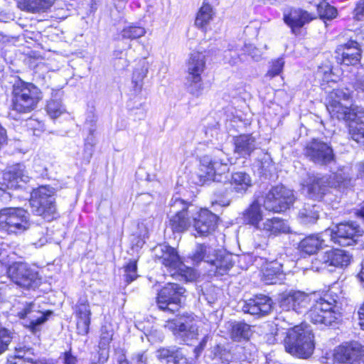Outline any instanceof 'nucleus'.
<instances>
[{
	"mask_svg": "<svg viewBox=\"0 0 364 364\" xmlns=\"http://www.w3.org/2000/svg\"><path fill=\"white\" fill-rule=\"evenodd\" d=\"M287 330L279 323L275 324L270 333L266 335V340L269 344H275L279 341H282L286 336Z\"/></svg>",
	"mask_w": 364,
	"mask_h": 364,
	"instance_id": "47",
	"label": "nucleus"
},
{
	"mask_svg": "<svg viewBox=\"0 0 364 364\" xmlns=\"http://www.w3.org/2000/svg\"><path fill=\"white\" fill-rule=\"evenodd\" d=\"M326 178H328V190L329 188H341L347 183V176L342 173H334Z\"/></svg>",
	"mask_w": 364,
	"mask_h": 364,
	"instance_id": "50",
	"label": "nucleus"
},
{
	"mask_svg": "<svg viewBox=\"0 0 364 364\" xmlns=\"http://www.w3.org/2000/svg\"><path fill=\"white\" fill-rule=\"evenodd\" d=\"M41 99V90L33 84L18 80L13 85L11 107L17 112H31Z\"/></svg>",
	"mask_w": 364,
	"mask_h": 364,
	"instance_id": "2",
	"label": "nucleus"
},
{
	"mask_svg": "<svg viewBox=\"0 0 364 364\" xmlns=\"http://www.w3.org/2000/svg\"><path fill=\"white\" fill-rule=\"evenodd\" d=\"M354 18L358 21L364 19V0H360L356 4L353 11Z\"/></svg>",
	"mask_w": 364,
	"mask_h": 364,
	"instance_id": "55",
	"label": "nucleus"
},
{
	"mask_svg": "<svg viewBox=\"0 0 364 364\" xmlns=\"http://www.w3.org/2000/svg\"><path fill=\"white\" fill-rule=\"evenodd\" d=\"M169 329L172 330L174 334L182 333L183 336L191 337L193 338L197 335L198 329L196 326L181 323L178 321H168L166 326Z\"/></svg>",
	"mask_w": 364,
	"mask_h": 364,
	"instance_id": "43",
	"label": "nucleus"
},
{
	"mask_svg": "<svg viewBox=\"0 0 364 364\" xmlns=\"http://www.w3.org/2000/svg\"><path fill=\"white\" fill-rule=\"evenodd\" d=\"M30 205L37 215L43 216L48 220H52L56 214L55 188L42 186L33 189L31 193Z\"/></svg>",
	"mask_w": 364,
	"mask_h": 364,
	"instance_id": "5",
	"label": "nucleus"
},
{
	"mask_svg": "<svg viewBox=\"0 0 364 364\" xmlns=\"http://www.w3.org/2000/svg\"><path fill=\"white\" fill-rule=\"evenodd\" d=\"M327 183L326 176L308 174L301 183L302 190L309 198L321 200L328 191Z\"/></svg>",
	"mask_w": 364,
	"mask_h": 364,
	"instance_id": "19",
	"label": "nucleus"
},
{
	"mask_svg": "<svg viewBox=\"0 0 364 364\" xmlns=\"http://www.w3.org/2000/svg\"><path fill=\"white\" fill-rule=\"evenodd\" d=\"M319 207L313 203H305L299 210L298 218L304 224L314 223L318 218Z\"/></svg>",
	"mask_w": 364,
	"mask_h": 364,
	"instance_id": "39",
	"label": "nucleus"
},
{
	"mask_svg": "<svg viewBox=\"0 0 364 364\" xmlns=\"http://www.w3.org/2000/svg\"><path fill=\"white\" fill-rule=\"evenodd\" d=\"M215 16L213 7L208 4H203L198 10L195 25L198 28L206 31L207 26L210 23Z\"/></svg>",
	"mask_w": 364,
	"mask_h": 364,
	"instance_id": "38",
	"label": "nucleus"
},
{
	"mask_svg": "<svg viewBox=\"0 0 364 364\" xmlns=\"http://www.w3.org/2000/svg\"><path fill=\"white\" fill-rule=\"evenodd\" d=\"M153 255L156 262L176 270L185 281H192L196 278L193 269L183 264L176 250L171 246L159 245L153 249Z\"/></svg>",
	"mask_w": 364,
	"mask_h": 364,
	"instance_id": "6",
	"label": "nucleus"
},
{
	"mask_svg": "<svg viewBox=\"0 0 364 364\" xmlns=\"http://www.w3.org/2000/svg\"><path fill=\"white\" fill-rule=\"evenodd\" d=\"M350 94L343 90H334L329 95L326 108L331 116L338 119L350 121L355 115L356 110L351 109Z\"/></svg>",
	"mask_w": 364,
	"mask_h": 364,
	"instance_id": "9",
	"label": "nucleus"
},
{
	"mask_svg": "<svg viewBox=\"0 0 364 364\" xmlns=\"http://www.w3.org/2000/svg\"><path fill=\"white\" fill-rule=\"evenodd\" d=\"M94 151V146H89L88 144H85L84 147V158L87 161H90Z\"/></svg>",
	"mask_w": 364,
	"mask_h": 364,
	"instance_id": "58",
	"label": "nucleus"
},
{
	"mask_svg": "<svg viewBox=\"0 0 364 364\" xmlns=\"http://www.w3.org/2000/svg\"><path fill=\"white\" fill-rule=\"evenodd\" d=\"M54 1L55 0H19L18 6L31 13H40L48 11Z\"/></svg>",
	"mask_w": 364,
	"mask_h": 364,
	"instance_id": "34",
	"label": "nucleus"
},
{
	"mask_svg": "<svg viewBox=\"0 0 364 364\" xmlns=\"http://www.w3.org/2000/svg\"><path fill=\"white\" fill-rule=\"evenodd\" d=\"M260 230H263L269 235H277L289 232V227L284 220L279 218H273L263 222Z\"/></svg>",
	"mask_w": 364,
	"mask_h": 364,
	"instance_id": "36",
	"label": "nucleus"
},
{
	"mask_svg": "<svg viewBox=\"0 0 364 364\" xmlns=\"http://www.w3.org/2000/svg\"><path fill=\"white\" fill-rule=\"evenodd\" d=\"M185 289L177 284L168 283L161 289L157 296L159 309L174 312L181 302Z\"/></svg>",
	"mask_w": 364,
	"mask_h": 364,
	"instance_id": "15",
	"label": "nucleus"
},
{
	"mask_svg": "<svg viewBox=\"0 0 364 364\" xmlns=\"http://www.w3.org/2000/svg\"><path fill=\"white\" fill-rule=\"evenodd\" d=\"M136 359L138 364H146V357L144 355V353L138 355Z\"/></svg>",
	"mask_w": 364,
	"mask_h": 364,
	"instance_id": "63",
	"label": "nucleus"
},
{
	"mask_svg": "<svg viewBox=\"0 0 364 364\" xmlns=\"http://www.w3.org/2000/svg\"><path fill=\"white\" fill-rule=\"evenodd\" d=\"M355 87L358 91L364 92V77L362 79L357 80L355 83Z\"/></svg>",
	"mask_w": 364,
	"mask_h": 364,
	"instance_id": "61",
	"label": "nucleus"
},
{
	"mask_svg": "<svg viewBox=\"0 0 364 364\" xmlns=\"http://www.w3.org/2000/svg\"><path fill=\"white\" fill-rule=\"evenodd\" d=\"M263 206L269 211L281 212L287 210L294 202L293 192L284 186L272 188L264 197H261Z\"/></svg>",
	"mask_w": 364,
	"mask_h": 364,
	"instance_id": "11",
	"label": "nucleus"
},
{
	"mask_svg": "<svg viewBox=\"0 0 364 364\" xmlns=\"http://www.w3.org/2000/svg\"><path fill=\"white\" fill-rule=\"evenodd\" d=\"M9 277L17 285L26 288H35L38 284V274L25 262H16L7 268Z\"/></svg>",
	"mask_w": 364,
	"mask_h": 364,
	"instance_id": "12",
	"label": "nucleus"
},
{
	"mask_svg": "<svg viewBox=\"0 0 364 364\" xmlns=\"http://www.w3.org/2000/svg\"><path fill=\"white\" fill-rule=\"evenodd\" d=\"M235 153L240 157L247 158L256 149V140L251 134H242L234 139Z\"/></svg>",
	"mask_w": 364,
	"mask_h": 364,
	"instance_id": "28",
	"label": "nucleus"
},
{
	"mask_svg": "<svg viewBox=\"0 0 364 364\" xmlns=\"http://www.w3.org/2000/svg\"><path fill=\"white\" fill-rule=\"evenodd\" d=\"M13 333L0 324V355L7 349L13 338Z\"/></svg>",
	"mask_w": 364,
	"mask_h": 364,
	"instance_id": "51",
	"label": "nucleus"
},
{
	"mask_svg": "<svg viewBox=\"0 0 364 364\" xmlns=\"http://www.w3.org/2000/svg\"><path fill=\"white\" fill-rule=\"evenodd\" d=\"M355 214L364 222V207H362L360 209L357 210Z\"/></svg>",
	"mask_w": 364,
	"mask_h": 364,
	"instance_id": "64",
	"label": "nucleus"
},
{
	"mask_svg": "<svg viewBox=\"0 0 364 364\" xmlns=\"http://www.w3.org/2000/svg\"><path fill=\"white\" fill-rule=\"evenodd\" d=\"M232 257L231 254L224 250H217L210 264L215 267L217 272L223 274L232 267Z\"/></svg>",
	"mask_w": 364,
	"mask_h": 364,
	"instance_id": "35",
	"label": "nucleus"
},
{
	"mask_svg": "<svg viewBox=\"0 0 364 364\" xmlns=\"http://www.w3.org/2000/svg\"><path fill=\"white\" fill-rule=\"evenodd\" d=\"M252 334L250 325L244 322H233L231 323L230 337L235 341L248 340Z\"/></svg>",
	"mask_w": 364,
	"mask_h": 364,
	"instance_id": "41",
	"label": "nucleus"
},
{
	"mask_svg": "<svg viewBox=\"0 0 364 364\" xmlns=\"http://www.w3.org/2000/svg\"><path fill=\"white\" fill-rule=\"evenodd\" d=\"M239 55L237 53L232 54L230 50H226L224 54V60L226 63H229L231 65H236L239 61Z\"/></svg>",
	"mask_w": 364,
	"mask_h": 364,
	"instance_id": "56",
	"label": "nucleus"
},
{
	"mask_svg": "<svg viewBox=\"0 0 364 364\" xmlns=\"http://www.w3.org/2000/svg\"><path fill=\"white\" fill-rule=\"evenodd\" d=\"M3 179L6 188L17 189L27 183L31 177L26 171L23 165L17 164L3 173Z\"/></svg>",
	"mask_w": 364,
	"mask_h": 364,
	"instance_id": "23",
	"label": "nucleus"
},
{
	"mask_svg": "<svg viewBox=\"0 0 364 364\" xmlns=\"http://www.w3.org/2000/svg\"><path fill=\"white\" fill-rule=\"evenodd\" d=\"M146 33V30L141 26H129L124 28L118 35V38L124 39H135L143 36Z\"/></svg>",
	"mask_w": 364,
	"mask_h": 364,
	"instance_id": "46",
	"label": "nucleus"
},
{
	"mask_svg": "<svg viewBox=\"0 0 364 364\" xmlns=\"http://www.w3.org/2000/svg\"><path fill=\"white\" fill-rule=\"evenodd\" d=\"M94 132H89V136L86 138L85 144H88L89 146H94L95 144V139L93 136Z\"/></svg>",
	"mask_w": 364,
	"mask_h": 364,
	"instance_id": "60",
	"label": "nucleus"
},
{
	"mask_svg": "<svg viewBox=\"0 0 364 364\" xmlns=\"http://www.w3.org/2000/svg\"><path fill=\"white\" fill-rule=\"evenodd\" d=\"M304 155L319 166H327L336 160L332 147L318 139H313L306 145Z\"/></svg>",
	"mask_w": 364,
	"mask_h": 364,
	"instance_id": "14",
	"label": "nucleus"
},
{
	"mask_svg": "<svg viewBox=\"0 0 364 364\" xmlns=\"http://www.w3.org/2000/svg\"><path fill=\"white\" fill-rule=\"evenodd\" d=\"M362 346L358 342L346 343L333 350V360L339 363L353 364L361 354Z\"/></svg>",
	"mask_w": 364,
	"mask_h": 364,
	"instance_id": "21",
	"label": "nucleus"
},
{
	"mask_svg": "<svg viewBox=\"0 0 364 364\" xmlns=\"http://www.w3.org/2000/svg\"><path fill=\"white\" fill-rule=\"evenodd\" d=\"M30 214L22 208H4L0 210V231L18 235L29 229Z\"/></svg>",
	"mask_w": 364,
	"mask_h": 364,
	"instance_id": "4",
	"label": "nucleus"
},
{
	"mask_svg": "<svg viewBox=\"0 0 364 364\" xmlns=\"http://www.w3.org/2000/svg\"><path fill=\"white\" fill-rule=\"evenodd\" d=\"M313 18L310 14L301 9L291 10L288 14L284 16V22L291 28L294 33Z\"/></svg>",
	"mask_w": 364,
	"mask_h": 364,
	"instance_id": "25",
	"label": "nucleus"
},
{
	"mask_svg": "<svg viewBox=\"0 0 364 364\" xmlns=\"http://www.w3.org/2000/svg\"><path fill=\"white\" fill-rule=\"evenodd\" d=\"M283 342L285 350L297 358H307L314 350V335L299 326L287 328Z\"/></svg>",
	"mask_w": 364,
	"mask_h": 364,
	"instance_id": "1",
	"label": "nucleus"
},
{
	"mask_svg": "<svg viewBox=\"0 0 364 364\" xmlns=\"http://www.w3.org/2000/svg\"><path fill=\"white\" fill-rule=\"evenodd\" d=\"M77 330L80 335H86L89 331L91 311L86 300L80 301L76 305Z\"/></svg>",
	"mask_w": 364,
	"mask_h": 364,
	"instance_id": "24",
	"label": "nucleus"
},
{
	"mask_svg": "<svg viewBox=\"0 0 364 364\" xmlns=\"http://www.w3.org/2000/svg\"><path fill=\"white\" fill-rule=\"evenodd\" d=\"M316 298L314 294H308L300 291H290L281 301V306L283 309L301 314L305 312L310 304Z\"/></svg>",
	"mask_w": 364,
	"mask_h": 364,
	"instance_id": "18",
	"label": "nucleus"
},
{
	"mask_svg": "<svg viewBox=\"0 0 364 364\" xmlns=\"http://www.w3.org/2000/svg\"><path fill=\"white\" fill-rule=\"evenodd\" d=\"M349 122L351 138L357 143L364 144V109L357 108L355 115Z\"/></svg>",
	"mask_w": 364,
	"mask_h": 364,
	"instance_id": "27",
	"label": "nucleus"
},
{
	"mask_svg": "<svg viewBox=\"0 0 364 364\" xmlns=\"http://www.w3.org/2000/svg\"><path fill=\"white\" fill-rule=\"evenodd\" d=\"M350 262V256L344 250L335 249L328 251L313 262L316 270L328 267H343Z\"/></svg>",
	"mask_w": 364,
	"mask_h": 364,
	"instance_id": "17",
	"label": "nucleus"
},
{
	"mask_svg": "<svg viewBox=\"0 0 364 364\" xmlns=\"http://www.w3.org/2000/svg\"><path fill=\"white\" fill-rule=\"evenodd\" d=\"M170 213L173 215L169 219V226L173 232H183L188 229L193 221L194 206L180 198L173 196L169 203Z\"/></svg>",
	"mask_w": 364,
	"mask_h": 364,
	"instance_id": "7",
	"label": "nucleus"
},
{
	"mask_svg": "<svg viewBox=\"0 0 364 364\" xmlns=\"http://www.w3.org/2000/svg\"><path fill=\"white\" fill-rule=\"evenodd\" d=\"M186 87L188 92L195 97H198L202 94L203 85L201 76H186Z\"/></svg>",
	"mask_w": 364,
	"mask_h": 364,
	"instance_id": "44",
	"label": "nucleus"
},
{
	"mask_svg": "<svg viewBox=\"0 0 364 364\" xmlns=\"http://www.w3.org/2000/svg\"><path fill=\"white\" fill-rule=\"evenodd\" d=\"M77 359L73 356L70 353L65 354V364H76Z\"/></svg>",
	"mask_w": 364,
	"mask_h": 364,
	"instance_id": "59",
	"label": "nucleus"
},
{
	"mask_svg": "<svg viewBox=\"0 0 364 364\" xmlns=\"http://www.w3.org/2000/svg\"><path fill=\"white\" fill-rule=\"evenodd\" d=\"M217 250L210 245L205 244L197 245L195 251L191 257L193 262L198 263L205 261L208 263L213 262V256Z\"/></svg>",
	"mask_w": 364,
	"mask_h": 364,
	"instance_id": "40",
	"label": "nucleus"
},
{
	"mask_svg": "<svg viewBox=\"0 0 364 364\" xmlns=\"http://www.w3.org/2000/svg\"><path fill=\"white\" fill-rule=\"evenodd\" d=\"M284 278L282 266L276 261L267 264L263 270L262 280L266 284L280 282Z\"/></svg>",
	"mask_w": 364,
	"mask_h": 364,
	"instance_id": "32",
	"label": "nucleus"
},
{
	"mask_svg": "<svg viewBox=\"0 0 364 364\" xmlns=\"http://www.w3.org/2000/svg\"><path fill=\"white\" fill-rule=\"evenodd\" d=\"M272 308V299L265 295H257L244 302L242 311L254 316H264L267 314Z\"/></svg>",
	"mask_w": 364,
	"mask_h": 364,
	"instance_id": "22",
	"label": "nucleus"
},
{
	"mask_svg": "<svg viewBox=\"0 0 364 364\" xmlns=\"http://www.w3.org/2000/svg\"><path fill=\"white\" fill-rule=\"evenodd\" d=\"M114 335V330L111 326L108 329L107 326H103L101 329L100 341L99 348L101 350L100 353V360H107L108 358V347Z\"/></svg>",
	"mask_w": 364,
	"mask_h": 364,
	"instance_id": "42",
	"label": "nucleus"
},
{
	"mask_svg": "<svg viewBox=\"0 0 364 364\" xmlns=\"http://www.w3.org/2000/svg\"><path fill=\"white\" fill-rule=\"evenodd\" d=\"M284 65L283 58H277L272 61L270 68L266 76L272 78L280 74Z\"/></svg>",
	"mask_w": 364,
	"mask_h": 364,
	"instance_id": "53",
	"label": "nucleus"
},
{
	"mask_svg": "<svg viewBox=\"0 0 364 364\" xmlns=\"http://www.w3.org/2000/svg\"><path fill=\"white\" fill-rule=\"evenodd\" d=\"M218 217L207 209H201L193 213V227L200 236H205L215 230Z\"/></svg>",
	"mask_w": 364,
	"mask_h": 364,
	"instance_id": "20",
	"label": "nucleus"
},
{
	"mask_svg": "<svg viewBox=\"0 0 364 364\" xmlns=\"http://www.w3.org/2000/svg\"><path fill=\"white\" fill-rule=\"evenodd\" d=\"M358 277L360 278L364 287V261L361 264V269L360 273L358 274Z\"/></svg>",
	"mask_w": 364,
	"mask_h": 364,
	"instance_id": "62",
	"label": "nucleus"
},
{
	"mask_svg": "<svg viewBox=\"0 0 364 364\" xmlns=\"http://www.w3.org/2000/svg\"><path fill=\"white\" fill-rule=\"evenodd\" d=\"M230 161L222 151H217L212 155L203 156L200 161L198 176L200 181H222L223 175L230 170Z\"/></svg>",
	"mask_w": 364,
	"mask_h": 364,
	"instance_id": "3",
	"label": "nucleus"
},
{
	"mask_svg": "<svg viewBox=\"0 0 364 364\" xmlns=\"http://www.w3.org/2000/svg\"><path fill=\"white\" fill-rule=\"evenodd\" d=\"M156 354L159 360L166 364H191L176 347L161 348Z\"/></svg>",
	"mask_w": 364,
	"mask_h": 364,
	"instance_id": "30",
	"label": "nucleus"
},
{
	"mask_svg": "<svg viewBox=\"0 0 364 364\" xmlns=\"http://www.w3.org/2000/svg\"><path fill=\"white\" fill-rule=\"evenodd\" d=\"M230 184L233 191L244 194L252 186V180L249 174L238 171L232 173Z\"/></svg>",
	"mask_w": 364,
	"mask_h": 364,
	"instance_id": "37",
	"label": "nucleus"
},
{
	"mask_svg": "<svg viewBox=\"0 0 364 364\" xmlns=\"http://www.w3.org/2000/svg\"><path fill=\"white\" fill-rule=\"evenodd\" d=\"M362 43L349 40L344 44L339 45L336 49L337 63L345 65H355L361 58Z\"/></svg>",
	"mask_w": 364,
	"mask_h": 364,
	"instance_id": "16",
	"label": "nucleus"
},
{
	"mask_svg": "<svg viewBox=\"0 0 364 364\" xmlns=\"http://www.w3.org/2000/svg\"><path fill=\"white\" fill-rule=\"evenodd\" d=\"M317 11L318 15L321 18H326L328 20L332 19L337 16V10L335 7L331 6L326 1H321L317 6Z\"/></svg>",
	"mask_w": 364,
	"mask_h": 364,
	"instance_id": "48",
	"label": "nucleus"
},
{
	"mask_svg": "<svg viewBox=\"0 0 364 364\" xmlns=\"http://www.w3.org/2000/svg\"><path fill=\"white\" fill-rule=\"evenodd\" d=\"M33 168L34 171L41 176L44 175L47 171L46 166L40 159L34 160Z\"/></svg>",
	"mask_w": 364,
	"mask_h": 364,
	"instance_id": "57",
	"label": "nucleus"
},
{
	"mask_svg": "<svg viewBox=\"0 0 364 364\" xmlns=\"http://www.w3.org/2000/svg\"><path fill=\"white\" fill-rule=\"evenodd\" d=\"M148 66L146 62L141 60L135 68L132 79V91L134 95H139L143 88L144 79L146 76Z\"/></svg>",
	"mask_w": 364,
	"mask_h": 364,
	"instance_id": "33",
	"label": "nucleus"
},
{
	"mask_svg": "<svg viewBox=\"0 0 364 364\" xmlns=\"http://www.w3.org/2000/svg\"><path fill=\"white\" fill-rule=\"evenodd\" d=\"M243 51L250 55L255 61H259L262 58V52L251 44L245 45Z\"/></svg>",
	"mask_w": 364,
	"mask_h": 364,
	"instance_id": "54",
	"label": "nucleus"
},
{
	"mask_svg": "<svg viewBox=\"0 0 364 364\" xmlns=\"http://www.w3.org/2000/svg\"><path fill=\"white\" fill-rule=\"evenodd\" d=\"M363 230L353 222L339 223L336 229H327L323 232V236H328L334 243L342 246H350L355 244Z\"/></svg>",
	"mask_w": 364,
	"mask_h": 364,
	"instance_id": "10",
	"label": "nucleus"
},
{
	"mask_svg": "<svg viewBox=\"0 0 364 364\" xmlns=\"http://www.w3.org/2000/svg\"><path fill=\"white\" fill-rule=\"evenodd\" d=\"M262 204H263L262 198H258L243 213L245 223L254 226L259 230L262 227V223H261L262 220Z\"/></svg>",
	"mask_w": 364,
	"mask_h": 364,
	"instance_id": "29",
	"label": "nucleus"
},
{
	"mask_svg": "<svg viewBox=\"0 0 364 364\" xmlns=\"http://www.w3.org/2000/svg\"><path fill=\"white\" fill-rule=\"evenodd\" d=\"M51 314L50 311H41L35 302L26 303L18 313V317L23 320V326L33 334L41 331V326Z\"/></svg>",
	"mask_w": 364,
	"mask_h": 364,
	"instance_id": "13",
	"label": "nucleus"
},
{
	"mask_svg": "<svg viewBox=\"0 0 364 364\" xmlns=\"http://www.w3.org/2000/svg\"><path fill=\"white\" fill-rule=\"evenodd\" d=\"M313 304L306 312L307 318L315 324L331 326L341 317L336 311V300L321 297L314 299Z\"/></svg>",
	"mask_w": 364,
	"mask_h": 364,
	"instance_id": "8",
	"label": "nucleus"
},
{
	"mask_svg": "<svg viewBox=\"0 0 364 364\" xmlns=\"http://www.w3.org/2000/svg\"><path fill=\"white\" fill-rule=\"evenodd\" d=\"M46 111L51 118L55 119L64 113L65 109L62 105L60 99L55 97V98L51 99L48 102Z\"/></svg>",
	"mask_w": 364,
	"mask_h": 364,
	"instance_id": "45",
	"label": "nucleus"
},
{
	"mask_svg": "<svg viewBox=\"0 0 364 364\" xmlns=\"http://www.w3.org/2000/svg\"><path fill=\"white\" fill-rule=\"evenodd\" d=\"M323 232L321 235H311L303 239L299 245V250L307 255L316 253L325 244L326 237Z\"/></svg>",
	"mask_w": 364,
	"mask_h": 364,
	"instance_id": "31",
	"label": "nucleus"
},
{
	"mask_svg": "<svg viewBox=\"0 0 364 364\" xmlns=\"http://www.w3.org/2000/svg\"><path fill=\"white\" fill-rule=\"evenodd\" d=\"M97 116L93 106H88L85 113V127L90 133L95 131Z\"/></svg>",
	"mask_w": 364,
	"mask_h": 364,
	"instance_id": "52",
	"label": "nucleus"
},
{
	"mask_svg": "<svg viewBox=\"0 0 364 364\" xmlns=\"http://www.w3.org/2000/svg\"><path fill=\"white\" fill-rule=\"evenodd\" d=\"M123 277L127 284L135 280L138 277L136 261L133 260L124 267Z\"/></svg>",
	"mask_w": 364,
	"mask_h": 364,
	"instance_id": "49",
	"label": "nucleus"
},
{
	"mask_svg": "<svg viewBox=\"0 0 364 364\" xmlns=\"http://www.w3.org/2000/svg\"><path fill=\"white\" fill-rule=\"evenodd\" d=\"M205 68V55L203 52L194 51L186 61V76H201Z\"/></svg>",
	"mask_w": 364,
	"mask_h": 364,
	"instance_id": "26",
	"label": "nucleus"
}]
</instances>
